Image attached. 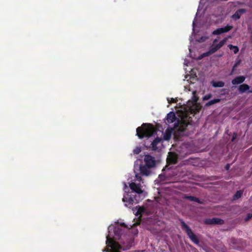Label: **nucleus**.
<instances>
[{"label": "nucleus", "instance_id": "1", "mask_svg": "<svg viewBox=\"0 0 252 252\" xmlns=\"http://www.w3.org/2000/svg\"><path fill=\"white\" fill-rule=\"evenodd\" d=\"M154 132L153 126L151 124L143 123L141 126L136 128V135L139 139L150 137Z\"/></svg>", "mask_w": 252, "mask_h": 252}, {"label": "nucleus", "instance_id": "2", "mask_svg": "<svg viewBox=\"0 0 252 252\" xmlns=\"http://www.w3.org/2000/svg\"><path fill=\"white\" fill-rule=\"evenodd\" d=\"M179 221L181 223L182 229L185 230L189 238L194 244H198L199 243V239L192 232L190 228L185 222V221L182 219H180Z\"/></svg>", "mask_w": 252, "mask_h": 252}, {"label": "nucleus", "instance_id": "3", "mask_svg": "<svg viewBox=\"0 0 252 252\" xmlns=\"http://www.w3.org/2000/svg\"><path fill=\"white\" fill-rule=\"evenodd\" d=\"M205 224L212 225V224H222L224 223V220L222 219L213 218L212 219H206L204 220Z\"/></svg>", "mask_w": 252, "mask_h": 252}, {"label": "nucleus", "instance_id": "4", "mask_svg": "<svg viewBox=\"0 0 252 252\" xmlns=\"http://www.w3.org/2000/svg\"><path fill=\"white\" fill-rule=\"evenodd\" d=\"M227 41V38H225L221 40L218 44L215 46H212L209 50L210 54L211 55L215 53L219 49L222 47Z\"/></svg>", "mask_w": 252, "mask_h": 252}, {"label": "nucleus", "instance_id": "5", "mask_svg": "<svg viewBox=\"0 0 252 252\" xmlns=\"http://www.w3.org/2000/svg\"><path fill=\"white\" fill-rule=\"evenodd\" d=\"M188 125V123L185 120L178 121L177 123L175 124L174 128L178 131L184 132L186 130Z\"/></svg>", "mask_w": 252, "mask_h": 252}, {"label": "nucleus", "instance_id": "6", "mask_svg": "<svg viewBox=\"0 0 252 252\" xmlns=\"http://www.w3.org/2000/svg\"><path fill=\"white\" fill-rule=\"evenodd\" d=\"M134 200H136L135 197H132L129 196L128 194L126 195H124L123 198V201L126 202L125 206L128 207H131L133 205Z\"/></svg>", "mask_w": 252, "mask_h": 252}, {"label": "nucleus", "instance_id": "7", "mask_svg": "<svg viewBox=\"0 0 252 252\" xmlns=\"http://www.w3.org/2000/svg\"><path fill=\"white\" fill-rule=\"evenodd\" d=\"M130 189L133 191L138 194H142L143 190L141 189V185L140 184H136L134 182H132L129 184Z\"/></svg>", "mask_w": 252, "mask_h": 252}, {"label": "nucleus", "instance_id": "8", "mask_svg": "<svg viewBox=\"0 0 252 252\" xmlns=\"http://www.w3.org/2000/svg\"><path fill=\"white\" fill-rule=\"evenodd\" d=\"M145 165L149 167H153L155 165V160L153 157L147 155L145 156L144 159Z\"/></svg>", "mask_w": 252, "mask_h": 252}, {"label": "nucleus", "instance_id": "9", "mask_svg": "<svg viewBox=\"0 0 252 252\" xmlns=\"http://www.w3.org/2000/svg\"><path fill=\"white\" fill-rule=\"evenodd\" d=\"M233 28L232 26L227 25L226 26L220 28L212 32L213 35H219L222 33L227 32L230 31Z\"/></svg>", "mask_w": 252, "mask_h": 252}, {"label": "nucleus", "instance_id": "10", "mask_svg": "<svg viewBox=\"0 0 252 252\" xmlns=\"http://www.w3.org/2000/svg\"><path fill=\"white\" fill-rule=\"evenodd\" d=\"M166 160L169 164H176L177 162V157L175 154L169 153Z\"/></svg>", "mask_w": 252, "mask_h": 252}, {"label": "nucleus", "instance_id": "11", "mask_svg": "<svg viewBox=\"0 0 252 252\" xmlns=\"http://www.w3.org/2000/svg\"><path fill=\"white\" fill-rule=\"evenodd\" d=\"M106 244L108 247L112 249H116L118 248V244L113 239L109 238V236L106 237Z\"/></svg>", "mask_w": 252, "mask_h": 252}, {"label": "nucleus", "instance_id": "12", "mask_svg": "<svg viewBox=\"0 0 252 252\" xmlns=\"http://www.w3.org/2000/svg\"><path fill=\"white\" fill-rule=\"evenodd\" d=\"M246 12V9L244 8L239 9L237 10L234 14H233L231 18L234 20H237L239 19L241 16Z\"/></svg>", "mask_w": 252, "mask_h": 252}, {"label": "nucleus", "instance_id": "13", "mask_svg": "<svg viewBox=\"0 0 252 252\" xmlns=\"http://www.w3.org/2000/svg\"><path fill=\"white\" fill-rule=\"evenodd\" d=\"M176 120V115L173 112H170L166 116V123L171 124L175 122Z\"/></svg>", "mask_w": 252, "mask_h": 252}, {"label": "nucleus", "instance_id": "14", "mask_svg": "<svg viewBox=\"0 0 252 252\" xmlns=\"http://www.w3.org/2000/svg\"><path fill=\"white\" fill-rule=\"evenodd\" d=\"M245 79L246 78L244 76H239L233 79L231 82L233 85H238L243 83Z\"/></svg>", "mask_w": 252, "mask_h": 252}, {"label": "nucleus", "instance_id": "15", "mask_svg": "<svg viewBox=\"0 0 252 252\" xmlns=\"http://www.w3.org/2000/svg\"><path fill=\"white\" fill-rule=\"evenodd\" d=\"M151 167H147L146 165H140V173L143 175L148 176L150 174V171L149 168Z\"/></svg>", "mask_w": 252, "mask_h": 252}, {"label": "nucleus", "instance_id": "16", "mask_svg": "<svg viewBox=\"0 0 252 252\" xmlns=\"http://www.w3.org/2000/svg\"><path fill=\"white\" fill-rule=\"evenodd\" d=\"M183 198L185 199H187L189 200L190 201H193L197 203H198L199 204H201L202 202L200 200V199L196 197L193 196H189L187 194H185L183 195Z\"/></svg>", "mask_w": 252, "mask_h": 252}, {"label": "nucleus", "instance_id": "17", "mask_svg": "<svg viewBox=\"0 0 252 252\" xmlns=\"http://www.w3.org/2000/svg\"><path fill=\"white\" fill-rule=\"evenodd\" d=\"M162 141V139L161 138H159L157 137L151 143L152 148L153 150H156L157 149V145L158 143H159L161 141Z\"/></svg>", "mask_w": 252, "mask_h": 252}, {"label": "nucleus", "instance_id": "18", "mask_svg": "<svg viewBox=\"0 0 252 252\" xmlns=\"http://www.w3.org/2000/svg\"><path fill=\"white\" fill-rule=\"evenodd\" d=\"M250 87L248 85L246 84H243L239 86L238 88V91L240 94H243L248 91Z\"/></svg>", "mask_w": 252, "mask_h": 252}, {"label": "nucleus", "instance_id": "19", "mask_svg": "<svg viewBox=\"0 0 252 252\" xmlns=\"http://www.w3.org/2000/svg\"><path fill=\"white\" fill-rule=\"evenodd\" d=\"M212 86L215 87H223L224 86V83L222 81H212Z\"/></svg>", "mask_w": 252, "mask_h": 252}, {"label": "nucleus", "instance_id": "20", "mask_svg": "<svg viewBox=\"0 0 252 252\" xmlns=\"http://www.w3.org/2000/svg\"><path fill=\"white\" fill-rule=\"evenodd\" d=\"M220 101V98L214 99L211 100L209 101H208V102H207L205 104V106H209L213 105L215 103H219Z\"/></svg>", "mask_w": 252, "mask_h": 252}, {"label": "nucleus", "instance_id": "21", "mask_svg": "<svg viewBox=\"0 0 252 252\" xmlns=\"http://www.w3.org/2000/svg\"><path fill=\"white\" fill-rule=\"evenodd\" d=\"M228 47L230 50L234 52V54H237L239 52V48L237 46L229 44Z\"/></svg>", "mask_w": 252, "mask_h": 252}, {"label": "nucleus", "instance_id": "22", "mask_svg": "<svg viewBox=\"0 0 252 252\" xmlns=\"http://www.w3.org/2000/svg\"><path fill=\"white\" fill-rule=\"evenodd\" d=\"M243 193V191L242 190H239L237 191L233 196L234 199L235 200L240 198L242 196Z\"/></svg>", "mask_w": 252, "mask_h": 252}, {"label": "nucleus", "instance_id": "23", "mask_svg": "<svg viewBox=\"0 0 252 252\" xmlns=\"http://www.w3.org/2000/svg\"><path fill=\"white\" fill-rule=\"evenodd\" d=\"M145 211V209L144 207L139 206L138 207L137 211L136 213H135V215L136 216L141 215L142 214L144 213Z\"/></svg>", "mask_w": 252, "mask_h": 252}, {"label": "nucleus", "instance_id": "24", "mask_svg": "<svg viewBox=\"0 0 252 252\" xmlns=\"http://www.w3.org/2000/svg\"><path fill=\"white\" fill-rule=\"evenodd\" d=\"M171 134L170 132L166 131L163 136V139L165 140H169L171 138Z\"/></svg>", "mask_w": 252, "mask_h": 252}, {"label": "nucleus", "instance_id": "25", "mask_svg": "<svg viewBox=\"0 0 252 252\" xmlns=\"http://www.w3.org/2000/svg\"><path fill=\"white\" fill-rule=\"evenodd\" d=\"M141 151V150L140 148L136 147L135 149L133 150V152L134 154L137 155L139 154Z\"/></svg>", "mask_w": 252, "mask_h": 252}, {"label": "nucleus", "instance_id": "26", "mask_svg": "<svg viewBox=\"0 0 252 252\" xmlns=\"http://www.w3.org/2000/svg\"><path fill=\"white\" fill-rule=\"evenodd\" d=\"M252 218V214H251V213H249L247 214V217H246L245 218V221H248L250 219H251Z\"/></svg>", "mask_w": 252, "mask_h": 252}, {"label": "nucleus", "instance_id": "27", "mask_svg": "<svg viewBox=\"0 0 252 252\" xmlns=\"http://www.w3.org/2000/svg\"><path fill=\"white\" fill-rule=\"evenodd\" d=\"M210 55H211V54H210L209 51H208L207 52L203 53L202 55H201V56H202V57H205L209 56Z\"/></svg>", "mask_w": 252, "mask_h": 252}, {"label": "nucleus", "instance_id": "28", "mask_svg": "<svg viewBox=\"0 0 252 252\" xmlns=\"http://www.w3.org/2000/svg\"><path fill=\"white\" fill-rule=\"evenodd\" d=\"M238 63H236L234 66H233L232 67V70H231V72L230 73V74H232L235 69V68L237 67V65H238Z\"/></svg>", "mask_w": 252, "mask_h": 252}, {"label": "nucleus", "instance_id": "29", "mask_svg": "<svg viewBox=\"0 0 252 252\" xmlns=\"http://www.w3.org/2000/svg\"><path fill=\"white\" fill-rule=\"evenodd\" d=\"M167 100H168V102L169 103H175L176 102V101L173 98H170V100L169 99V98H167Z\"/></svg>", "mask_w": 252, "mask_h": 252}, {"label": "nucleus", "instance_id": "30", "mask_svg": "<svg viewBox=\"0 0 252 252\" xmlns=\"http://www.w3.org/2000/svg\"><path fill=\"white\" fill-rule=\"evenodd\" d=\"M211 97V94L206 95L205 96H204V97H203V100H208V99H209Z\"/></svg>", "mask_w": 252, "mask_h": 252}, {"label": "nucleus", "instance_id": "31", "mask_svg": "<svg viewBox=\"0 0 252 252\" xmlns=\"http://www.w3.org/2000/svg\"><path fill=\"white\" fill-rule=\"evenodd\" d=\"M229 167H230V165H229L228 164H226V165H225V169H226V170H228V169H229Z\"/></svg>", "mask_w": 252, "mask_h": 252}, {"label": "nucleus", "instance_id": "32", "mask_svg": "<svg viewBox=\"0 0 252 252\" xmlns=\"http://www.w3.org/2000/svg\"><path fill=\"white\" fill-rule=\"evenodd\" d=\"M222 56V54H219V55H217L216 56V57H220Z\"/></svg>", "mask_w": 252, "mask_h": 252}, {"label": "nucleus", "instance_id": "33", "mask_svg": "<svg viewBox=\"0 0 252 252\" xmlns=\"http://www.w3.org/2000/svg\"><path fill=\"white\" fill-rule=\"evenodd\" d=\"M248 93H252V89L250 90H249L248 91Z\"/></svg>", "mask_w": 252, "mask_h": 252}, {"label": "nucleus", "instance_id": "34", "mask_svg": "<svg viewBox=\"0 0 252 252\" xmlns=\"http://www.w3.org/2000/svg\"><path fill=\"white\" fill-rule=\"evenodd\" d=\"M234 139H235V137L234 136H233V138L232 139V141H233Z\"/></svg>", "mask_w": 252, "mask_h": 252}, {"label": "nucleus", "instance_id": "35", "mask_svg": "<svg viewBox=\"0 0 252 252\" xmlns=\"http://www.w3.org/2000/svg\"><path fill=\"white\" fill-rule=\"evenodd\" d=\"M162 175H159V178H161V177H162Z\"/></svg>", "mask_w": 252, "mask_h": 252}, {"label": "nucleus", "instance_id": "36", "mask_svg": "<svg viewBox=\"0 0 252 252\" xmlns=\"http://www.w3.org/2000/svg\"><path fill=\"white\" fill-rule=\"evenodd\" d=\"M138 180H139V181H140V180H141V177L138 178Z\"/></svg>", "mask_w": 252, "mask_h": 252}, {"label": "nucleus", "instance_id": "37", "mask_svg": "<svg viewBox=\"0 0 252 252\" xmlns=\"http://www.w3.org/2000/svg\"><path fill=\"white\" fill-rule=\"evenodd\" d=\"M217 41V39L214 40V43L216 42Z\"/></svg>", "mask_w": 252, "mask_h": 252}, {"label": "nucleus", "instance_id": "38", "mask_svg": "<svg viewBox=\"0 0 252 252\" xmlns=\"http://www.w3.org/2000/svg\"><path fill=\"white\" fill-rule=\"evenodd\" d=\"M203 37H201V39H202L203 41H204V38H203Z\"/></svg>", "mask_w": 252, "mask_h": 252}, {"label": "nucleus", "instance_id": "39", "mask_svg": "<svg viewBox=\"0 0 252 252\" xmlns=\"http://www.w3.org/2000/svg\"><path fill=\"white\" fill-rule=\"evenodd\" d=\"M203 37H201V39H202L203 41H204V38H203Z\"/></svg>", "mask_w": 252, "mask_h": 252}, {"label": "nucleus", "instance_id": "40", "mask_svg": "<svg viewBox=\"0 0 252 252\" xmlns=\"http://www.w3.org/2000/svg\"><path fill=\"white\" fill-rule=\"evenodd\" d=\"M203 37H201V39H202L203 41H204V38H203Z\"/></svg>", "mask_w": 252, "mask_h": 252}, {"label": "nucleus", "instance_id": "41", "mask_svg": "<svg viewBox=\"0 0 252 252\" xmlns=\"http://www.w3.org/2000/svg\"><path fill=\"white\" fill-rule=\"evenodd\" d=\"M122 225H123V226H125V224L123 223L122 224Z\"/></svg>", "mask_w": 252, "mask_h": 252}]
</instances>
